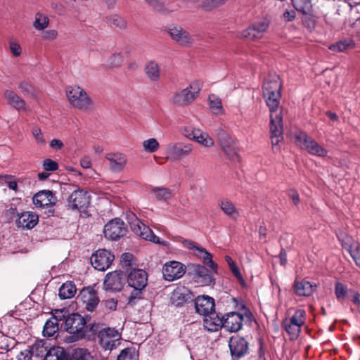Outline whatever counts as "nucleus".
<instances>
[{"label": "nucleus", "mask_w": 360, "mask_h": 360, "mask_svg": "<svg viewBox=\"0 0 360 360\" xmlns=\"http://www.w3.org/2000/svg\"><path fill=\"white\" fill-rule=\"evenodd\" d=\"M186 272L185 266L179 262L170 261L162 268V275L167 281H173L181 278Z\"/></svg>", "instance_id": "13"}, {"label": "nucleus", "mask_w": 360, "mask_h": 360, "mask_svg": "<svg viewBox=\"0 0 360 360\" xmlns=\"http://www.w3.org/2000/svg\"><path fill=\"white\" fill-rule=\"evenodd\" d=\"M81 166L84 169L90 168L91 166V161L89 157H84L80 161Z\"/></svg>", "instance_id": "64"}, {"label": "nucleus", "mask_w": 360, "mask_h": 360, "mask_svg": "<svg viewBox=\"0 0 360 360\" xmlns=\"http://www.w3.org/2000/svg\"><path fill=\"white\" fill-rule=\"evenodd\" d=\"M79 297L88 311H93L100 302L97 292L91 288L82 290Z\"/></svg>", "instance_id": "18"}, {"label": "nucleus", "mask_w": 360, "mask_h": 360, "mask_svg": "<svg viewBox=\"0 0 360 360\" xmlns=\"http://www.w3.org/2000/svg\"><path fill=\"white\" fill-rule=\"evenodd\" d=\"M39 222V216L33 212H23L18 215L16 224L18 227L25 229H33Z\"/></svg>", "instance_id": "26"}, {"label": "nucleus", "mask_w": 360, "mask_h": 360, "mask_svg": "<svg viewBox=\"0 0 360 360\" xmlns=\"http://www.w3.org/2000/svg\"><path fill=\"white\" fill-rule=\"evenodd\" d=\"M117 360H139L138 350L135 347L125 348L118 355Z\"/></svg>", "instance_id": "38"}, {"label": "nucleus", "mask_w": 360, "mask_h": 360, "mask_svg": "<svg viewBox=\"0 0 360 360\" xmlns=\"http://www.w3.org/2000/svg\"><path fill=\"white\" fill-rule=\"evenodd\" d=\"M128 285L137 290H143L147 285L148 274L143 269H134L128 275Z\"/></svg>", "instance_id": "16"}, {"label": "nucleus", "mask_w": 360, "mask_h": 360, "mask_svg": "<svg viewBox=\"0 0 360 360\" xmlns=\"http://www.w3.org/2000/svg\"><path fill=\"white\" fill-rule=\"evenodd\" d=\"M202 87V83L195 80L185 89L176 91L171 96L170 101L178 106L188 105L197 98Z\"/></svg>", "instance_id": "4"}, {"label": "nucleus", "mask_w": 360, "mask_h": 360, "mask_svg": "<svg viewBox=\"0 0 360 360\" xmlns=\"http://www.w3.org/2000/svg\"><path fill=\"white\" fill-rule=\"evenodd\" d=\"M288 195L292 200L295 205H297L300 203L299 194L295 190H289L288 192Z\"/></svg>", "instance_id": "60"}, {"label": "nucleus", "mask_w": 360, "mask_h": 360, "mask_svg": "<svg viewBox=\"0 0 360 360\" xmlns=\"http://www.w3.org/2000/svg\"><path fill=\"white\" fill-rule=\"evenodd\" d=\"M195 141L207 148L212 147L214 144L212 138L207 132L202 131L200 132V135L195 137Z\"/></svg>", "instance_id": "44"}, {"label": "nucleus", "mask_w": 360, "mask_h": 360, "mask_svg": "<svg viewBox=\"0 0 360 360\" xmlns=\"http://www.w3.org/2000/svg\"><path fill=\"white\" fill-rule=\"evenodd\" d=\"M109 169L113 172H120L127 165V156L121 153H110L105 155Z\"/></svg>", "instance_id": "19"}, {"label": "nucleus", "mask_w": 360, "mask_h": 360, "mask_svg": "<svg viewBox=\"0 0 360 360\" xmlns=\"http://www.w3.org/2000/svg\"><path fill=\"white\" fill-rule=\"evenodd\" d=\"M295 142L312 155L324 158L328 155V150L325 148L303 131H299L295 133Z\"/></svg>", "instance_id": "6"}, {"label": "nucleus", "mask_w": 360, "mask_h": 360, "mask_svg": "<svg viewBox=\"0 0 360 360\" xmlns=\"http://www.w3.org/2000/svg\"><path fill=\"white\" fill-rule=\"evenodd\" d=\"M115 259L114 255L106 249H98L91 256L90 260L94 269L105 271L112 264Z\"/></svg>", "instance_id": "9"}, {"label": "nucleus", "mask_w": 360, "mask_h": 360, "mask_svg": "<svg viewBox=\"0 0 360 360\" xmlns=\"http://www.w3.org/2000/svg\"><path fill=\"white\" fill-rule=\"evenodd\" d=\"M356 264L360 267V245H356L355 248L349 252Z\"/></svg>", "instance_id": "57"}, {"label": "nucleus", "mask_w": 360, "mask_h": 360, "mask_svg": "<svg viewBox=\"0 0 360 360\" xmlns=\"http://www.w3.org/2000/svg\"><path fill=\"white\" fill-rule=\"evenodd\" d=\"M9 49L12 55L15 57L20 56L22 53V48L18 42L11 39L9 41Z\"/></svg>", "instance_id": "53"}, {"label": "nucleus", "mask_w": 360, "mask_h": 360, "mask_svg": "<svg viewBox=\"0 0 360 360\" xmlns=\"http://www.w3.org/2000/svg\"><path fill=\"white\" fill-rule=\"evenodd\" d=\"M122 56L120 53H113L108 56L103 65L109 68H115L120 67L122 63Z\"/></svg>", "instance_id": "40"}, {"label": "nucleus", "mask_w": 360, "mask_h": 360, "mask_svg": "<svg viewBox=\"0 0 360 360\" xmlns=\"http://www.w3.org/2000/svg\"><path fill=\"white\" fill-rule=\"evenodd\" d=\"M129 223L133 232L137 236H140L141 238L155 244L162 245L165 247L168 248L169 246V242L163 240L157 236L149 228V226L146 225L135 216H133V219H131Z\"/></svg>", "instance_id": "7"}, {"label": "nucleus", "mask_w": 360, "mask_h": 360, "mask_svg": "<svg viewBox=\"0 0 360 360\" xmlns=\"http://www.w3.org/2000/svg\"><path fill=\"white\" fill-rule=\"evenodd\" d=\"M60 328L72 335L71 341L83 338L87 331L85 319L78 314H72L60 324Z\"/></svg>", "instance_id": "3"}, {"label": "nucleus", "mask_w": 360, "mask_h": 360, "mask_svg": "<svg viewBox=\"0 0 360 360\" xmlns=\"http://www.w3.org/2000/svg\"><path fill=\"white\" fill-rule=\"evenodd\" d=\"M152 192L158 200H167L171 198V192L166 188L156 187L153 188Z\"/></svg>", "instance_id": "46"}, {"label": "nucleus", "mask_w": 360, "mask_h": 360, "mask_svg": "<svg viewBox=\"0 0 360 360\" xmlns=\"http://www.w3.org/2000/svg\"><path fill=\"white\" fill-rule=\"evenodd\" d=\"M33 204L37 208H43L55 204L53 193L50 191H41L37 193L32 198Z\"/></svg>", "instance_id": "27"}, {"label": "nucleus", "mask_w": 360, "mask_h": 360, "mask_svg": "<svg viewBox=\"0 0 360 360\" xmlns=\"http://www.w3.org/2000/svg\"><path fill=\"white\" fill-rule=\"evenodd\" d=\"M193 150V146L191 144L183 143H170L167 148L168 158L173 160H180L188 155Z\"/></svg>", "instance_id": "15"}, {"label": "nucleus", "mask_w": 360, "mask_h": 360, "mask_svg": "<svg viewBox=\"0 0 360 360\" xmlns=\"http://www.w3.org/2000/svg\"><path fill=\"white\" fill-rule=\"evenodd\" d=\"M41 37L44 40L53 41L57 39L58 34L56 30H42Z\"/></svg>", "instance_id": "54"}, {"label": "nucleus", "mask_w": 360, "mask_h": 360, "mask_svg": "<svg viewBox=\"0 0 360 360\" xmlns=\"http://www.w3.org/2000/svg\"><path fill=\"white\" fill-rule=\"evenodd\" d=\"M202 130L200 129L194 128L191 126H188L184 128V135L193 141L195 140V137H197L198 135H200V132Z\"/></svg>", "instance_id": "51"}, {"label": "nucleus", "mask_w": 360, "mask_h": 360, "mask_svg": "<svg viewBox=\"0 0 360 360\" xmlns=\"http://www.w3.org/2000/svg\"><path fill=\"white\" fill-rule=\"evenodd\" d=\"M69 316L70 315L68 310L65 308H63L60 309L53 310L52 311V316L51 319L60 325V322H64L66 318Z\"/></svg>", "instance_id": "47"}, {"label": "nucleus", "mask_w": 360, "mask_h": 360, "mask_svg": "<svg viewBox=\"0 0 360 360\" xmlns=\"http://www.w3.org/2000/svg\"><path fill=\"white\" fill-rule=\"evenodd\" d=\"M143 150L148 153H155L160 147V143L155 138H150L143 141Z\"/></svg>", "instance_id": "45"}, {"label": "nucleus", "mask_w": 360, "mask_h": 360, "mask_svg": "<svg viewBox=\"0 0 360 360\" xmlns=\"http://www.w3.org/2000/svg\"><path fill=\"white\" fill-rule=\"evenodd\" d=\"M63 146H64L63 143L62 142V141H60L59 139H55L51 140L50 142L51 148L56 149V150L61 149L63 147Z\"/></svg>", "instance_id": "63"}, {"label": "nucleus", "mask_w": 360, "mask_h": 360, "mask_svg": "<svg viewBox=\"0 0 360 360\" xmlns=\"http://www.w3.org/2000/svg\"><path fill=\"white\" fill-rule=\"evenodd\" d=\"M316 289V285L307 281H295L294 290L298 296H310Z\"/></svg>", "instance_id": "31"}, {"label": "nucleus", "mask_w": 360, "mask_h": 360, "mask_svg": "<svg viewBox=\"0 0 360 360\" xmlns=\"http://www.w3.org/2000/svg\"><path fill=\"white\" fill-rule=\"evenodd\" d=\"M100 345L106 350H112L120 344L121 335L115 328H104L98 333Z\"/></svg>", "instance_id": "10"}, {"label": "nucleus", "mask_w": 360, "mask_h": 360, "mask_svg": "<svg viewBox=\"0 0 360 360\" xmlns=\"http://www.w3.org/2000/svg\"><path fill=\"white\" fill-rule=\"evenodd\" d=\"M219 144L229 159L233 160L238 159L236 142L229 134L222 133L220 135Z\"/></svg>", "instance_id": "21"}, {"label": "nucleus", "mask_w": 360, "mask_h": 360, "mask_svg": "<svg viewBox=\"0 0 360 360\" xmlns=\"http://www.w3.org/2000/svg\"><path fill=\"white\" fill-rule=\"evenodd\" d=\"M18 89L23 93L25 95L34 96L36 94L35 89L34 86L27 81H21L19 82Z\"/></svg>", "instance_id": "48"}, {"label": "nucleus", "mask_w": 360, "mask_h": 360, "mask_svg": "<svg viewBox=\"0 0 360 360\" xmlns=\"http://www.w3.org/2000/svg\"><path fill=\"white\" fill-rule=\"evenodd\" d=\"M195 307L196 311L202 316L215 312L214 299L206 295L198 296L195 299Z\"/></svg>", "instance_id": "23"}, {"label": "nucleus", "mask_w": 360, "mask_h": 360, "mask_svg": "<svg viewBox=\"0 0 360 360\" xmlns=\"http://www.w3.org/2000/svg\"><path fill=\"white\" fill-rule=\"evenodd\" d=\"M297 11L309 15L312 10L311 0H292Z\"/></svg>", "instance_id": "37"}, {"label": "nucleus", "mask_w": 360, "mask_h": 360, "mask_svg": "<svg viewBox=\"0 0 360 360\" xmlns=\"http://www.w3.org/2000/svg\"><path fill=\"white\" fill-rule=\"evenodd\" d=\"M350 291H355L348 289L347 287L340 282H336L335 285V294L339 301H343L347 296L350 297Z\"/></svg>", "instance_id": "39"}, {"label": "nucleus", "mask_w": 360, "mask_h": 360, "mask_svg": "<svg viewBox=\"0 0 360 360\" xmlns=\"http://www.w3.org/2000/svg\"><path fill=\"white\" fill-rule=\"evenodd\" d=\"M229 269L231 271V273L239 280V281H243V276L236 265V264L235 263L234 264H233V266H229Z\"/></svg>", "instance_id": "62"}, {"label": "nucleus", "mask_w": 360, "mask_h": 360, "mask_svg": "<svg viewBox=\"0 0 360 360\" xmlns=\"http://www.w3.org/2000/svg\"><path fill=\"white\" fill-rule=\"evenodd\" d=\"M144 73L150 82H158L161 79V69L158 63L148 61L144 66Z\"/></svg>", "instance_id": "30"}, {"label": "nucleus", "mask_w": 360, "mask_h": 360, "mask_svg": "<svg viewBox=\"0 0 360 360\" xmlns=\"http://www.w3.org/2000/svg\"><path fill=\"white\" fill-rule=\"evenodd\" d=\"M125 281V275L122 271H114L108 273L103 281V289L112 292H120Z\"/></svg>", "instance_id": "11"}, {"label": "nucleus", "mask_w": 360, "mask_h": 360, "mask_svg": "<svg viewBox=\"0 0 360 360\" xmlns=\"http://www.w3.org/2000/svg\"><path fill=\"white\" fill-rule=\"evenodd\" d=\"M207 101L209 108L214 115L219 116L224 114L225 110L221 100L218 96L211 94L208 96Z\"/></svg>", "instance_id": "32"}, {"label": "nucleus", "mask_w": 360, "mask_h": 360, "mask_svg": "<svg viewBox=\"0 0 360 360\" xmlns=\"http://www.w3.org/2000/svg\"><path fill=\"white\" fill-rule=\"evenodd\" d=\"M89 204L90 196L82 189L73 191L68 200V206L71 210H82L87 207Z\"/></svg>", "instance_id": "14"}, {"label": "nucleus", "mask_w": 360, "mask_h": 360, "mask_svg": "<svg viewBox=\"0 0 360 360\" xmlns=\"http://www.w3.org/2000/svg\"><path fill=\"white\" fill-rule=\"evenodd\" d=\"M59 329V324L51 318L46 321L43 329V335L46 337L53 336Z\"/></svg>", "instance_id": "43"}, {"label": "nucleus", "mask_w": 360, "mask_h": 360, "mask_svg": "<svg viewBox=\"0 0 360 360\" xmlns=\"http://www.w3.org/2000/svg\"><path fill=\"white\" fill-rule=\"evenodd\" d=\"M42 165L46 171H56L58 169V163L49 158L44 160Z\"/></svg>", "instance_id": "55"}, {"label": "nucleus", "mask_w": 360, "mask_h": 360, "mask_svg": "<svg viewBox=\"0 0 360 360\" xmlns=\"http://www.w3.org/2000/svg\"><path fill=\"white\" fill-rule=\"evenodd\" d=\"M31 133L34 136L35 141L37 144L44 145L46 143V140L41 129L38 126L32 127Z\"/></svg>", "instance_id": "50"}, {"label": "nucleus", "mask_w": 360, "mask_h": 360, "mask_svg": "<svg viewBox=\"0 0 360 360\" xmlns=\"http://www.w3.org/2000/svg\"><path fill=\"white\" fill-rule=\"evenodd\" d=\"M66 96L71 105L79 110L87 111L93 102L87 93L79 86H71L66 89Z\"/></svg>", "instance_id": "5"}, {"label": "nucleus", "mask_w": 360, "mask_h": 360, "mask_svg": "<svg viewBox=\"0 0 360 360\" xmlns=\"http://www.w3.org/2000/svg\"><path fill=\"white\" fill-rule=\"evenodd\" d=\"M143 290H137L134 289V291L131 293L130 296L128 298V303L133 304H134V300L136 299H139L141 296Z\"/></svg>", "instance_id": "59"}, {"label": "nucleus", "mask_w": 360, "mask_h": 360, "mask_svg": "<svg viewBox=\"0 0 360 360\" xmlns=\"http://www.w3.org/2000/svg\"><path fill=\"white\" fill-rule=\"evenodd\" d=\"M169 34L172 39L182 46L191 44L194 39L190 34L184 30L181 27L175 26L171 27Z\"/></svg>", "instance_id": "25"}, {"label": "nucleus", "mask_w": 360, "mask_h": 360, "mask_svg": "<svg viewBox=\"0 0 360 360\" xmlns=\"http://www.w3.org/2000/svg\"><path fill=\"white\" fill-rule=\"evenodd\" d=\"M281 84L278 77L263 85L265 102L270 112V133L273 145L283 140V110L280 105Z\"/></svg>", "instance_id": "1"}, {"label": "nucleus", "mask_w": 360, "mask_h": 360, "mask_svg": "<svg viewBox=\"0 0 360 360\" xmlns=\"http://www.w3.org/2000/svg\"><path fill=\"white\" fill-rule=\"evenodd\" d=\"M350 298L353 304L360 313V294L356 291H350Z\"/></svg>", "instance_id": "58"}, {"label": "nucleus", "mask_w": 360, "mask_h": 360, "mask_svg": "<svg viewBox=\"0 0 360 360\" xmlns=\"http://www.w3.org/2000/svg\"><path fill=\"white\" fill-rule=\"evenodd\" d=\"M4 99L8 105H11L18 111L26 112L29 110L26 102L14 91L11 89H6L3 94Z\"/></svg>", "instance_id": "17"}, {"label": "nucleus", "mask_w": 360, "mask_h": 360, "mask_svg": "<svg viewBox=\"0 0 360 360\" xmlns=\"http://www.w3.org/2000/svg\"><path fill=\"white\" fill-rule=\"evenodd\" d=\"M243 316L240 313L231 312L223 317V327L230 332H238L242 328Z\"/></svg>", "instance_id": "24"}, {"label": "nucleus", "mask_w": 360, "mask_h": 360, "mask_svg": "<svg viewBox=\"0 0 360 360\" xmlns=\"http://www.w3.org/2000/svg\"><path fill=\"white\" fill-rule=\"evenodd\" d=\"M101 304L107 310L115 311L117 307V300L113 298L107 299L103 300Z\"/></svg>", "instance_id": "56"}, {"label": "nucleus", "mask_w": 360, "mask_h": 360, "mask_svg": "<svg viewBox=\"0 0 360 360\" xmlns=\"http://www.w3.org/2000/svg\"><path fill=\"white\" fill-rule=\"evenodd\" d=\"M203 326L210 332H215L223 327V316L216 312L204 316Z\"/></svg>", "instance_id": "29"}, {"label": "nucleus", "mask_w": 360, "mask_h": 360, "mask_svg": "<svg viewBox=\"0 0 360 360\" xmlns=\"http://www.w3.org/2000/svg\"><path fill=\"white\" fill-rule=\"evenodd\" d=\"M306 320V312L304 309H297L290 318L285 319L283 322L285 330L291 340H296L300 335L301 328Z\"/></svg>", "instance_id": "8"}, {"label": "nucleus", "mask_w": 360, "mask_h": 360, "mask_svg": "<svg viewBox=\"0 0 360 360\" xmlns=\"http://www.w3.org/2000/svg\"><path fill=\"white\" fill-rule=\"evenodd\" d=\"M229 346L231 355L240 358L245 355L248 350V342L241 337L233 336L229 340Z\"/></svg>", "instance_id": "22"}, {"label": "nucleus", "mask_w": 360, "mask_h": 360, "mask_svg": "<svg viewBox=\"0 0 360 360\" xmlns=\"http://www.w3.org/2000/svg\"><path fill=\"white\" fill-rule=\"evenodd\" d=\"M355 46L354 41L351 39H345L331 44L328 49L333 52H343L347 49H353Z\"/></svg>", "instance_id": "35"}, {"label": "nucleus", "mask_w": 360, "mask_h": 360, "mask_svg": "<svg viewBox=\"0 0 360 360\" xmlns=\"http://www.w3.org/2000/svg\"><path fill=\"white\" fill-rule=\"evenodd\" d=\"M188 248L190 249H196L198 251L197 256L200 257L205 265H207L210 269L205 266L200 264H193L192 271L195 281L201 285H214L215 279L214 274H217L218 265L212 259V255L203 248H199L192 242L188 243Z\"/></svg>", "instance_id": "2"}, {"label": "nucleus", "mask_w": 360, "mask_h": 360, "mask_svg": "<svg viewBox=\"0 0 360 360\" xmlns=\"http://www.w3.org/2000/svg\"><path fill=\"white\" fill-rule=\"evenodd\" d=\"M269 26V22L266 20L254 23L243 32V36L251 40L260 39L267 31Z\"/></svg>", "instance_id": "20"}, {"label": "nucleus", "mask_w": 360, "mask_h": 360, "mask_svg": "<svg viewBox=\"0 0 360 360\" xmlns=\"http://www.w3.org/2000/svg\"><path fill=\"white\" fill-rule=\"evenodd\" d=\"M218 206L224 214L232 220L237 221L240 217V212L234 203L228 198H224L218 200Z\"/></svg>", "instance_id": "28"}, {"label": "nucleus", "mask_w": 360, "mask_h": 360, "mask_svg": "<svg viewBox=\"0 0 360 360\" xmlns=\"http://www.w3.org/2000/svg\"><path fill=\"white\" fill-rule=\"evenodd\" d=\"M77 291L75 285L70 281L63 283L59 288V297L61 300L70 299L75 295Z\"/></svg>", "instance_id": "34"}, {"label": "nucleus", "mask_w": 360, "mask_h": 360, "mask_svg": "<svg viewBox=\"0 0 360 360\" xmlns=\"http://www.w3.org/2000/svg\"><path fill=\"white\" fill-rule=\"evenodd\" d=\"M133 259V255L131 253L126 252L122 255L121 262L122 265L124 266H128L131 265V262Z\"/></svg>", "instance_id": "61"}, {"label": "nucleus", "mask_w": 360, "mask_h": 360, "mask_svg": "<svg viewBox=\"0 0 360 360\" xmlns=\"http://www.w3.org/2000/svg\"><path fill=\"white\" fill-rule=\"evenodd\" d=\"M1 177L0 178V179H5L6 180V184L8 186V187L11 189V190H13L14 191L15 193L18 192V182L19 181V180H16L15 179V177L13 176H11V175H8V174H5V175H1Z\"/></svg>", "instance_id": "52"}, {"label": "nucleus", "mask_w": 360, "mask_h": 360, "mask_svg": "<svg viewBox=\"0 0 360 360\" xmlns=\"http://www.w3.org/2000/svg\"><path fill=\"white\" fill-rule=\"evenodd\" d=\"M338 238L342 243L343 248H345L348 252H349L350 250L354 248L356 245H359L357 242L354 240L351 236L345 233H338Z\"/></svg>", "instance_id": "41"}, {"label": "nucleus", "mask_w": 360, "mask_h": 360, "mask_svg": "<svg viewBox=\"0 0 360 360\" xmlns=\"http://www.w3.org/2000/svg\"><path fill=\"white\" fill-rule=\"evenodd\" d=\"M49 25V19L46 15L37 13L33 22V27L36 30L42 31L47 28Z\"/></svg>", "instance_id": "36"}, {"label": "nucleus", "mask_w": 360, "mask_h": 360, "mask_svg": "<svg viewBox=\"0 0 360 360\" xmlns=\"http://www.w3.org/2000/svg\"><path fill=\"white\" fill-rule=\"evenodd\" d=\"M109 23L111 26L119 29H124L127 27V22L125 20L117 15H113L110 16L109 18Z\"/></svg>", "instance_id": "49"}, {"label": "nucleus", "mask_w": 360, "mask_h": 360, "mask_svg": "<svg viewBox=\"0 0 360 360\" xmlns=\"http://www.w3.org/2000/svg\"><path fill=\"white\" fill-rule=\"evenodd\" d=\"M30 352L32 355L35 356H42L47 352V347L46 342L43 340L36 341L34 344L30 347Z\"/></svg>", "instance_id": "42"}, {"label": "nucleus", "mask_w": 360, "mask_h": 360, "mask_svg": "<svg viewBox=\"0 0 360 360\" xmlns=\"http://www.w3.org/2000/svg\"><path fill=\"white\" fill-rule=\"evenodd\" d=\"M127 228L123 221L120 219H115L109 221L104 227V235L105 238L116 240L126 234Z\"/></svg>", "instance_id": "12"}, {"label": "nucleus", "mask_w": 360, "mask_h": 360, "mask_svg": "<svg viewBox=\"0 0 360 360\" xmlns=\"http://www.w3.org/2000/svg\"><path fill=\"white\" fill-rule=\"evenodd\" d=\"M44 360H68V357L63 348L53 347L46 352Z\"/></svg>", "instance_id": "33"}]
</instances>
